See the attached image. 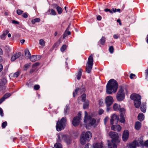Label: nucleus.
<instances>
[{
  "label": "nucleus",
  "instance_id": "57",
  "mask_svg": "<svg viewBox=\"0 0 148 148\" xmlns=\"http://www.w3.org/2000/svg\"><path fill=\"white\" fill-rule=\"evenodd\" d=\"M78 116H77V117L78 118H79V119L80 120L81 119V113L80 112L78 113Z\"/></svg>",
  "mask_w": 148,
  "mask_h": 148
},
{
  "label": "nucleus",
  "instance_id": "29",
  "mask_svg": "<svg viewBox=\"0 0 148 148\" xmlns=\"http://www.w3.org/2000/svg\"><path fill=\"white\" fill-rule=\"evenodd\" d=\"M106 41V38L104 36H102L100 40V44L103 45H104L105 41Z\"/></svg>",
  "mask_w": 148,
  "mask_h": 148
},
{
  "label": "nucleus",
  "instance_id": "12",
  "mask_svg": "<svg viewBox=\"0 0 148 148\" xmlns=\"http://www.w3.org/2000/svg\"><path fill=\"white\" fill-rule=\"evenodd\" d=\"M129 135V133L128 131L126 130H125L122 135L123 140L125 141H126L128 138Z\"/></svg>",
  "mask_w": 148,
  "mask_h": 148
},
{
  "label": "nucleus",
  "instance_id": "61",
  "mask_svg": "<svg viewBox=\"0 0 148 148\" xmlns=\"http://www.w3.org/2000/svg\"><path fill=\"white\" fill-rule=\"evenodd\" d=\"M67 33H66V31H65V32H64V34L63 35V38L64 39L65 38L66 36H67Z\"/></svg>",
  "mask_w": 148,
  "mask_h": 148
},
{
  "label": "nucleus",
  "instance_id": "18",
  "mask_svg": "<svg viewBox=\"0 0 148 148\" xmlns=\"http://www.w3.org/2000/svg\"><path fill=\"white\" fill-rule=\"evenodd\" d=\"M25 58L27 59L30 58L31 55L28 49H26L25 50Z\"/></svg>",
  "mask_w": 148,
  "mask_h": 148
},
{
  "label": "nucleus",
  "instance_id": "25",
  "mask_svg": "<svg viewBox=\"0 0 148 148\" xmlns=\"http://www.w3.org/2000/svg\"><path fill=\"white\" fill-rule=\"evenodd\" d=\"M8 32L9 31L8 30H6L3 33L1 36V38L3 40H4L5 38V36L8 33Z\"/></svg>",
  "mask_w": 148,
  "mask_h": 148
},
{
  "label": "nucleus",
  "instance_id": "46",
  "mask_svg": "<svg viewBox=\"0 0 148 148\" xmlns=\"http://www.w3.org/2000/svg\"><path fill=\"white\" fill-rule=\"evenodd\" d=\"M104 11L106 12H109L112 14H113V12L112 11V10H111L110 9L106 8L104 9Z\"/></svg>",
  "mask_w": 148,
  "mask_h": 148
},
{
  "label": "nucleus",
  "instance_id": "26",
  "mask_svg": "<svg viewBox=\"0 0 148 148\" xmlns=\"http://www.w3.org/2000/svg\"><path fill=\"white\" fill-rule=\"evenodd\" d=\"M144 119V116L143 114L142 113H139L138 116V119L140 121H143Z\"/></svg>",
  "mask_w": 148,
  "mask_h": 148
},
{
  "label": "nucleus",
  "instance_id": "21",
  "mask_svg": "<svg viewBox=\"0 0 148 148\" xmlns=\"http://www.w3.org/2000/svg\"><path fill=\"white\" fill-rule=\"evenodd\" d=\"M37 55H33L30 57V60L32 62H35L39 60V59L37 58Z\"/></svg>",
  "mask_w": 148,
  "mask_h": 148
},
{
  "label": "nucleus",
  "instance_id": "55",
  "mask_svg": "<svg viewBox=\"0 0 148 148\" xmlns=\"http://www.w3.org/2000/svg\"><path fill=\"white\" fill-rule=\"evenodd\" d=\"M22 16L25 18H26L27 17V15L26 13H23L22 15Z\"/></svg>",
  "mask_w": 148,
  "mask_h": 148
},
{
  "label": "nucleus",
  "instance_id": "64",
  "mask_svg": "<svg viewBox=\"0 0 148 148\" xmlns=\"http://www.w3.org/2000/svg\"><path fill=\"white\" fill-rule=\"evenodd\" d=\"M97 19L98 20L100 21L101 19V17L100 15L98 16L97 17Z\"/></svg>",
  "mask_w": 148,
  "mask_h": 148
},
{
  "label": "nucleus",
  "instance_id": "13",
  "mask_svg": "<svg viewBox=\"0 0 148 148\" xmlns=\"http://www.w3.org/2000/svg\"><path fill=\"white\" fill-rule=\"evenodd\" d=\"M62 138L67 145L71 143V139L70 136L66 135L63 136Z\"/></svg>",
  "mask_w": 148,
  "mask_h": 148
},
{
  "label": "nucleus",
  "instance_id": "14",
  "mask_svg": "<svg viewBox=\"0 0 148 148\" xmlns=\"http://www.w3.org/2000/svg\"><path fill=\"white\" fill-rule=\"evenodd\" d=\"M21 52H18L13 55L11 58V60L12 62L14 61L16 59L19 58L21 55Z\"/></svg>",
  "mask_w": 148,
  "mask_h": 148
},
{
  "label": "nucleus",
  "instance_id": "19",
  "mask_svg": "<svg viewBox=\"0 0 148 148\" xmlns=\"http://www.w3.org/2000/svg\"><path fill=\"white\" fill-rule=\"evenodd\" d=\"M141 127V123L138 122H136L135 124V127L136 130H139Z\"/></svg>",
  "mask_w": 148,
  "mask_h": 148
},
{
  "label": "nucleus",
  "instance_id": "42",
  "mask_svg": "<svg viewBox=\"0 0 148 148\" xmlns=\"http://www.w3.org/2000/svg\"><path fill=\"white\" fill-rule=\"evenodd\" d=\"M109 51L111 53H112L114 51V48L112 46H110L109 48Z\"/></svg>",
  "mask_w": 148,
  "mask_h": 148
},
{
  "label": "nucleus",
  "instance_id": "60",
  "mask_svg": "<svg viewBox=\"0 0 148 148\" xmlns=\"http://www.w3.org/2000/svg\"><path fill=\"white\" fill-rule=\"evenodd\" d=\"M145 146L146 147H148V140L146 141L144 143Z\"/></svg>",
  "mask_w": 148,
  "mask_h": 148
},
{
  "label": "nucleus",
  "instance_id": "4",
  "mask_svg": "<svg viewBox=\"0 0 148 148\" xmlns=\"http://www.w3.org/2000/svg\"><path fill=\"white\" fill-rule=\"evenodd\" d=\"M84 122L86 124H88V126H90L95 124L96 120L95 119L91 118L89 116H88L87 112L85 111Z\"/></svg>",
  "mask_w": 148,
  "mask_h": 148
},
{
  "label": "nucleus",
  "instance_id": "6",
  "mask_svg": "<svg viewBox=\"0 0 148 148\" xmlns=\"http://www.w3.org/2000/svg\"><path fill=\"white\" fill-rule=\"evenodd\" d=\"M109 135L112 139V142L116 143H119L120 140L119 139L118 134L115 132H110L109 133Z\"/></svg>",
  "mask_w": 148,
  "mask_h": 148
},
{
  "label": "nucleus",
  "instance_id": "32",
  "mask_svg": "<svg viewBox=\"0 0 148 148\" xmlns=\"http://www.w3.org/2000/svg\"><path fill=\"white\" fill-rule=\"evenodd\" d=\"M56 10L59 14H61L62 12V8L59 6H58L56 8Z\"/></svg>",
  "mask_w": 148,
  "mask_h": 148
},
{
  "label": "nucleus",
  "instance_id": "54",
  "mask_svg": "<svg viewBox=\"0 0 148 148\" xmlns=\"http://www.w3.org/2000/svg\"><path fill=\"white\" fill-rule=\"evenodd\" d=\"M29 65L28 64H25L24 66V67L26 69H25V70H26L27 69L29 68Z\"/></svg>",
  "mask_w": 148,
  "mask_h": 148
},
{
  "label": "nucleus",
  "instance_id": "52",
  "mask_svg": "<svg viewBox=\"0 0 148 148\" xmlns=\"http://www.w3.org/2000/svg\"><path fill=\"white\" fill-rule=\"evenodd\" d=\"M114 38L115 39H117L120 37L119 35H117L116 34H114L113 36Z\"/></svg>",
  "mask_w": 148,
  "mask_h": 148
},
{
  "label": "nucleus",
  "instance_id": "37",
  "mask_svg": "<svg viewBox=\"0 0 148 148\" xmlns=\"http://www.w3.org/2000/svg\"><path fill=\"white\" fill-rule=\"evenodd\" d=\"M86 95L85 94H84L81 95V98H82V101L84 102L86 100Z\"/></svg>",
  "mask_w": 148,
  "mask_h": 148
},
{
  "label": "nucleus",
  "instance_id": "34",
  "mask_svg": "<svg viewBox=\"0 0 148 148\" xmlns=\"http://www.w3.org/2000/svg\"><path fill=\"white\" fill-rule=\"evenodd\" d=\"M55 148H62L61 145L59 143H56L54 145Z\"/></svg>",
  "mask_w": 148,
  "mask_h": 148
},
{
  "label": "nucleus",
  "instance_id": "56",
  "mask_svg": "<svg viewBox=\"0 0 148 148\" xmlns=\"http://www.w3.org/2000/svg\"><path fill=\"white\" fill-rule=\"evenodd\" d=\"M121 112H122L123 114L124 113L125 111V109L124 108H121L119 109V110Z\"/></svg>",
  "mask_w": 148,
  "mask_h": 148
},
{
  "label": "nucleus",
  "instance_id": "44",
  "mask_svg": "<svg viewBox=\"0 0 148 148\" xmlns=\"http://www.w3.org/2000/svg\"><path fill=\"white\" fill-rule=\"evenodd\" d=\"M7 123L6 121L3 123L2 124V127L3 128H4L7 125Z\"/></svg>",
  "mask_w": 148,
  "mask_h": 148
},
{
  "label": "nucleus",
  "instance_id": "59",
  "mask_svg": "<svg viewBox=\"0 0 148 148\" xmlns=\"http://www.w3.org/2000/svg\"><path fill=\"white\" fill-rule=\"evenodd\" d=\"M145 75L147 77L148 75V68L146 69L145 71Z\"/></svg>",
  "mask_w": 148,
  "mask_h": 148
},
{
  "label": "nucleus",
  "instance_id": "35",
  "mask_svg": "<svg viewBox=\"0 0 148 148\" xmlns=\"http://www.w3.org/2000/svg\"><path fill=\"white\" fill-rule=\"evenodd\" d=\"M112 10L113 12V13H115L116 12H121V10L120 9H116V8H112Z\"/></svg>",
  "mask_w": 148,
  "mask_h": 148
},
{
  "label": "nucleus",
  "instance_id": "45",
  "mask_svg": "<svg viewBox=\"0 0 148 148\" xmlns=\"http://www.w3.org/2000/svg\"><path fill=\"white\" fill-rule=\"evenodd\" d=\"M51 12V14L53 15H55L56 13V12L53 9H51L50 10Z\"/></svg>",
  "mask_w": 148,
  "mask_h": 148
},
{
  "label": "nucleus",
  "instance_id": "39",
  "mask_svg": "<svg viewBox=\"0 0 148 148\" xmlns=\"http://www.w3.org/2000/svg\"><path fill=\"white\" fill-rule=\"evenodd\" d=\"M20 72L19 71H17L13 75V77H17L19 75Z\"/></svg>",
  "mask_w": 148,
  "mask_h": 148
},
{
  "label": "nucleus",
  "instance_id": "7",
  "mask_svg": "<svg viewBox=\"0 0 148 148\" xmlns=\"http://www.w3.org/2000/svg\"><path fill=\"white\" fill-rule=\"evenodd\" d=\"M125 95L123 90L122 88L120 89L118 91L116 96L118 101H123L125 98Z\"/></svg>",
  "mask_w": 148,
  "mask_h": 148
},
{
  "label": "nucleus",
  "instance_id": "9",
  "mask_svg": "<svg viewBox=\"0 0 148 148\" xmlns=\"http://www.w3.org/2000/svg\"><path fill=\"white\" fill-rule=\"evenodd\" d=\"M119 120V117L115 114H113L111 117L110 123L111 125L116 124Z\"/></svg>",
  "mask_w": 148,
  "mask_h": 148
},
{
  "label": "nucleus",
  "instance_id": "8",
  "mask_svg": "<svg viewBox=\"0 0 148 148\" xmlns=\"http://www.w3.org/2000/svg\"><path fill=\"white\" fill-rule=\"evenodd\" d=\"M105 101V103L107 107L110 106L113 103L114 101L113 97L110 96L106 97Z\"/></svg>",
  "mask_w": 148,
  "mask_h": 148
},
{
  "label": "nucleus",
  "instance_id": "43",
  "mask_svg": "<svg viewBox=\"0 0 148 148\" xmlns=\"http://www.w3.org/2000/svg\"><path fill=\"white\" fill-rule=\"evenodd\" d=\"M80 90L79 88H77L75 90V92L73 93V96L74 97H75V96L77 94V91Z\"/></svg>",
  "mask_w": 148,
  "mask_h": 148
},
{
  "label": "nucleus",
  "instance_id": "47",
  "mask_svg": "<svg viewBox=\"0 0 148 148\" xmlns=\"http://www.w3.org/2000/svg\"><path fill=\"white\" fill-rule=\"evenodd\" d=\"M40 88V86L38 85H35L34 86V89L35 90H38Z\"/></svg>",
  "mask_w": 148,
  "mask_h": 148
},
{
  "label": "nucleus",
  "instance_id": "31",
  "mask_svg": "<svg viewBox=\"0 0 148 148\" xmlns=\"http://www.w3.org/2000/svg\"><path fill=\"white\" fill-rule=\"evenodd\" d=\"M40 21V19L39 18H36L32 20V22L33 24H35L36 22H39Z\"/></svg>",
  "mask_w": 148,
  "mask_h": 148
},
{
  "label": "nucleus",
  "instance_id": "10",
  "mask_svg": "<svg viewBox=\"0 0 148 148\" xmlns=\"http://www.w3.org/2000/svg\"><path fill=\"white\" fill-rule=\"evenodd\" d=\"M7 83V80L5 78L0 79V90L3 92L4 91L5 87L4 85Z\"/></svg>",
  "mask_w": 148,
  "mask_h": 148
},
{
  "label": "nucleus",
  "instance_id": "62",
  "mask_svg": "<svg viewBox=\"0 0 148 148\" xmlns=\"http://www.w3.org/2000/svg\"><path fill=\"white\" fill-rule=\"evenodd\" d=\"M12 23H13L15 24H19L18 22L16 21H15V20H13L12 21Z\"/></svg>",
  "mask_w": 148,
  "mask_h": 148
},
{
  "label": "nucleus",
  "instance_id": "15",
  "mask_svg": "<svg viewBox=\"0 0 148 148\" xmlns=\"http://www.w3.org/2000/svg\"><path fill=\"white\" fill-rule=\"evenodd\" d=\"M80 119L77 117H75L74 118L72 121V124L75 126H77L79 124Z\"/></svg>",
  "mask_w": 148,
  "mask_h": 148
},
{
  "label": "nucleus",
  "instance_id": "16",
  "mask_svg": "<svg viewBox=\"0 0 148 148\" xmlns=\"http://www.w3.org/2000/svg\"><path fill=\"white\" fill-rule=\"evenodd\" d=\"M111 129L112 130L117 131V132L120 131L121 129V127L119 125H112L111 127Z\"/></svg>",
  "mask_w": 148,
  "mask_h": 148
},
{
  "label": "nucleus",
  "instance_id": "40",
  "mask_svg": "<svg viewBox=\"0 0 148 148\" xmlns=\"http://www.w3.org/2000/svg\"><path fill=\"white\" fill-rule=\"evenodd\" d=\"M89 105L88 103L87 102L85 103L83 105V108L84 109H86L88 107Z\"/></svg>",
  "mask_w": 148,
  "mask_h": 148
},
{
  "label": "nucleus",
  "instance_id": "11",
  "mask_svg": "<svg viewBox=\"0 0 148 148\" xmlns=\"http://www.w3.org/2000/svg\"><path fill=\"white\" fill-rule=\"evenodd\" d=\"M131 99L134 101L141 100V97L140 95L135 93L132 94L130 96Z\"/></svg>",
  "mask_w": 148,
  "mask_h": 148
},
{
  "label": "nucleus",
  "instance_id": "33",
  "mask_svg": "<svg viewBox=\"0 0 148 148\" xmlns=\"http://www.w3.org/2000/svg\"><path fill=\"white\" fill-rule=\"evenodd\" d=\"M39 44L41 46L44 47L45 45V42L44 40L40 39L39 40Z\"/></svg>",
  "mask_w": 148,
  "mask_h": 148
},
{
  "label": "nucleus",
  "instance_id": "50",
  "mask_svg": "<svg viewBox=\"0 0 148 148\" xmlns=\"http://www.w3.org/2000/svg\"><path fill=\"white\" fill-rule=\"evenodd\" d=\"M40 64V63L38 62H37L34 64L32 66V67L34 68L35 66H36L39 65Z\"/></svg>",
  "mask_w": 148,
  "mask_h": 148
},
{
  "label": "nucleus",
  "instance_id": "51",
  "mask_svg": "<svg viewBox=\"0 0 148 148\" xmlns=\"http://www.w3.org/2000/svg\"><path fill=\"white\" fill-rule=\"evenodd\" d=\"M0 115L1 116H3V110L1 108H0Z\"/></svg>",
  "mask_w": 148,
  "mask_h": 148
},
{
  "label": "nucleus",
  "instance_id": "63",
  "mask_svg": "<svg viewBox=\"0 0 148 148\" xmlns=\"http://www.w3.org/2000/svg\"><path fill=\"white\" fill-rule=\"evenodd\" d=\"M52 7L53 8H56L57 7H58L57 5L56 4H52Z\"/></svg>",
  "mask_w": 148,
  "mask_h": 148
},
{
  "label": "nucleus",
  "instance_id": "2",
  "mask_svg": "<svg viewBox=\"0 0 148 148\" xmlns=\"http://www.w3.org/2000/svg\"><path fill=\"white\" fill-rule=\"evenodd\" d=\"M92 133L90 131L82 132L81 135L80 142L82 145L85 144L86 142L90 141L92 137Z\"/></svg>",
  "mask_w": 148,
  "mask_h": 148
},
{
  "label": "nucleus",
  "instance_id": "30",
  "mask_svg": "<svg viewBox=\"0 0 148 148\" xmlns=\"http://www.w3.org/2000/svg\"><path fill=\"white\" fill-rule=\"evenodd\" d=\"M108 148H117V146L115 144H113L112 145L111 143H108Z\"/></svg>",
  "mask_w": 148,
  "mask_h": 148
},
{
  "label": "nucleus",
  "instance_id": "36",
  "mask_svg": "<svg viewBox=\"0 0 148 148\" xmlns=\"http://www.w3.org/2000/svg\"><path fill=\"white\" fill-rule=\"evenodd\" d=\"M11 95V94L10 93H8L5 94L3 96V97L5 99H7Z\"/></svg>",
  "mask_w": 148,
  "mask_h": 148
},
{
  "label": "nucleus",
  "instance_id": "28",
  "mask_svg": "<svg viewBox=\"0 0 148 148\" xmlns=\"http://www.w3.org/2000/svg\"><path fill=\"white\" fill-rule=\"evenodd\" d=\"M136 141L135 140L132 143L130 144L129 145L130 148H136Z\"/></svg>",
  "mask_w": 148,
  "mask_h": 148
},
{
  "label": "nucleus",
  "instance_id": "49",
  "mask_svg": "<svg viewBox=\"0 0 148 148\" xmlns=\"http://www.w3.org/2000/svg\"><path fill=\"white\" fill-rule=\"evenodd\" d=\"M121 119L120 120V121L121 123H124L125 121L124 118L122 115L121 116Z\"/></svg>",
  "mask_w": 148,
  "mask_h": 148
},
{
  "label": "nucleus",
  "instance_id": "3",
  "mask_svg": "<svg viewBox=\"0 0 148 148\" xmlns=\"http://www.w3.org/2000/svg\"><path fill=\"white\" fill-rule=\"evenodd\" d=\"M67 123L66 117L62 118L60 120H59L56 123V129L58 131H60L63 129Z\"/></svg>",
  "mask_w": 148,
  "mask_h": 148
},
{
  "label": "nucleus",
  "instance_id": "17",
  "mask_svg": "<svg viewBox=\"0 0 148 148\" xmlns=\"http://www.w3.org/2000/svg\"><path fill=\"white\" fill-rule=\"evenodd\" d=\"M93 147L94 148H103V142H101L95 143L93 144Z\"/></svg>",
  "mask_w": 148,
  "mask_h": 148
},
{
  "label": "nucleus",
  "instance_id": "20",
  "mask_svg": "<svg viewBox=\"0 0 148 148\" xmlns=\"http://www.w3.org/2000/svg\"><path fill=\"white\" fill-rule=\"evenodd\" d=\"M120 108V106L116 103H114L113 106V109L115 111L119 110Z\"/></svg>",
  "mask_w": 148,
  "mask_h": 148
},
{
  "label": "nucleus",
  "instance_id": "41",
  "mask_svg": "<svg viewBox=\"0 0 148 148\" xmlns=\"http://www.w3.org/2000/svg\"><path fill=\"white\" fill-rule=\"evenodd\" d=\"M16 12L17 14L18 15H21V14H22L23 12V11L21 10L20 9H18L16 11Z\"/></svg>",
  "mask_w": 148,
  "mask_h": 148
},
{
  "label": "nucleus",
  "instance_id": "27",
  "mask_svg": "<svg viewBox=\"0 0 148 148\" xmlns=\"http://www.w3.org/2000/svg\"><path fill=\"white\" fill-rule=\"evenodd\" d=\"M69 110V107L68 105H66L64 110L65 115L68 114Z\"/></svg>",
  "mask_w": 148,
  "mask_h": 148
},
{
  "label": "nucleus",
  "instance_id": "22",
  "mask_svg": "<svg viewBox=\"0 0 148 148\" xmlns=\"http://www.w3.org/2000/svg\"><path fill=\"white\" fill-rule=\"evenodd\" d=\"M141 103L140 100L134 101V105L136 108H138Z\"/></svg>",
  "mask_w": 148,
  "mask_h": 148
},
{
  "label": "nucleus",
  "instance_id": "58",
  "mask_svg": "<svg viewBox=\"0 0 148 148\" xmlns=\"http://www.w3.org/2000/svg\"><path fill=\"white\" fill-rule=\"evenodd\" d=\"M5 99L3 97L0 99V104H1L5 100Z\"/></svg>",
  "mask_w": 148,
  "mask_h": 148
},
{
  "label": "nucleus",
  "instance_id": "38",
  "mask_svg": "<svg viewBox=\"0 0 148 148\" xmlns=\"http://www.w3.org/2000/svg\"><path fill=\"white\" fill-rule=\"evenodd\" d=\"M66 48V45H63L61 47L60 50L61 51L63 52Z\"/></svg>",
  "mask_w": 148,
  "mask_h": 148
},
{
  "label": "nucleus",
  "instance_id": "48",
  "mask_svg": "<svg viewBox=\"0 0 148 148\" xmlns=\"http://www.w3.org/2000/svg\"><path fill=\"white\" fill-rule=\"evenodd\" d=\"M104 112V110L102 109H100L99 110V115H101Z\"/></svg>",
  "mask_w": 148,
  "mask_h": 148
},
{
  "label": "nucleus",
  "instance_id": "1",
  "mask_svg": "<svg viewBox=\"0 0 148 148\" xmlns=\"http://www.w3.org/2000/svg\"><path fill=\"white\" fill-rule=\"evenodd\" d=\"M118 83L114 79L110 80L106 85V92L108 94H111L113 92H115L118 88Z\"/></svg>",
  "mask_w": 148,
  "mask_h": 148
},
{
  "label": "nucleus",
  "instance_id": "5",
  "mask_svg": "<svg viewBox=\"0 0 148 148\" xmlns=\"http://www.w3.org/2000/svg\"><path fill=\"white\" fill-rule=\"evenodd\" d=\"M93 58L92 55L91 54L88 59L86 66V70L88 73H90L93 66Z\"/></svg>",
  "mask_w": 148,
  "mask_h": 148
},
{
  "label": "nucleus",
  "instance_id": "24",
  "mask_svg": "<svg viewBox=\"0 0 148 148\" xmlns=\"http://www.w3.org/2000/svg\"><path fill=\"white\" fill-rule=\"evenodd\" d=\"M140 109L142 112L143 113H145L146 110V104L142 103L140 107Z\"/></svg>",
  "mask_w": 148,
  "mask_h": 148
},
{
  "label": "nucleus",
  "instance_id": "23",
  "mask_svg": "<svg viewBox=\"0 0 148 148\" xmlns=\"http://www.w3.org/2000/svg\"><path fill=\"white\" fill-rule=\"evenodd\" d=\"M82 69L80 68L79 69L78 72V73L77 75V79L78 80H79L80 79L81 77L82 76Z\"/></svg>",
  "mask_w": 148,
  "mask_h": 148
},
{
  "label": "nucleus",
  "instance_id": "53",
  "mask_svg": "<svg viewBox=\"0 0 148 148\" xmlns=\"http://www.w3.org/2000/svg\"><path fill=\"white\" fill-rule=\"evenodd\" d=\"M135 76H136V75L135 74H133L132 73H131L130 75V79H132L134 77H135Z\"/></svg>",
  "mask_w": 148,
  "mask_h": 148
}]
</instances>
